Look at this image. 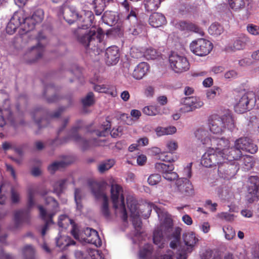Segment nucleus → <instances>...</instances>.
Segmentation results:
<instances>
[{"label":"nucleus","instance_id":"obj_19","mask_svg":"<svg viewBox=\"0 0 259 259\" xmlns=\"http://www.w3.org/2000/svg\"><path fill=\"white\" fill-rule=\"evenodd\" d=\"M248 192L247 197L250 203L259 200V178L257 176H250L249 178Z\"/></svg>","mask_w":259,"mask_h":259},{"label":"nucleus","instance_id":"obj_5","mask_svg":"<svg viewBox=\"0 0 259 259\" xmlns=\"http://www.w3.org/2000/svg\"><path fill=\"white\" fill-rule=\"evenodd\" d=\"M111 198L116 215L120 217L124 222H126L127 215L124 204L123 190L120 186L117 184L111 185Z\"/></svg>","mask_w":259,"mask_h":259},{"label":"nucleus","instance_id":"obj_40","mask_svg":"<svg viewBox=\"0 0 259 259\" xmlns=\"http://www.w3.org/2000/svg\"><path fill=\"white\" fill-rule=\"evenodd\" d=\"M155 167L158 171L162 173L163 175L166 172L172 171L174 169V166L173 164H166L161 162L156 163Z\"/></svg>","mask_w":259,"mask_h":259},{"label":"nucleus","instance_id":"obj_38","mask_svg":"<svg viewBox=\"0 0 259 259\" xmlns=\"http://www.w3.org/2000/svg\"><path fill=\"white\" fill-rule=\"evenodd\" d=\"M58 226L62 228H66L69 224L71 226L73 229V226H77L74 223L72 220L69 218L66 215H61L59 217L58 219Z\"/></svg>","mask_w":259,"mask_h":259},{"label":"nucleus","instance_id":"obj_30","mask_svg":"<svg viewBox=\"0 0 259 259\" xmlns=\"http://www.w3.org/2000/svg\"><path fill=\"white\" fill-rule=\"evenodd\" d=\"M102 19L105 24L112 26L117 23L118 20V17L114 12L106 11L104 13Z\"/></svg>","mask_w":259,"mask_h":259},{"label":"nucleus","instance_id":"obj_59","mask_svg":"<svg viewBox=\"0 0 259 259\" xmlns=\"http://www.w3.org/2000/svg\"><path fill=\"white\" fill-rule=\"evenodd\" d=\"M90 259H104V257L102 255L101 252L96 249H90Z\"/></svg>","mask_w":259,"mask_h":259},{"label":"nucleus","instance_id":"obj_9","mask_svg":"<svg viewBox=\"0 0 259 259\" xmlns=\"http://www.w3.org/2000/svg\"><path fill=\"white\" fill-rule=\"evenodd\" d=\"M255 93L252 91L245 93L239 99L235 106V110L238 113H243L251 109L256 102Z\"/></svg>","mask_w":259,"mask_h":259},{"label":"nucleus","instance_id":"obj_34","mask_svg":"<svg viewBox=\"0 0 259 259\" xmlns=\"http://www.w3.org/2000/svg\"><path fill=\"white\" fill-rule=\"evenodd\" d=\"M71 177L67 178L62 179L56 181L53 184V192L58 195L61 194L65 189V186L67 182L70 179Z\"/></svg>","mask_w":259,"mask_h":259},{"label":"nucleus","instance_id":"obj_53","mask_svg":"<svg viewBox=\"0 0 259 259\" xmlns=\"http://www.w3.org/2000/svg\"><path fill=\"white\" fill-rule=\"evenodd\" d=\"M95 102L93 93H89L87 95L82 99V103L84 106H89L94 104Z\"/></svg>","mask_w":259,"mask_h":259},{"label":"nucleus","instance_id":"obj_26","mask_svg":"<svg viewBox=\"0 0 259 259\" xmlns=\"http://www.w3.org/2000/svg\"><path fill=\"white\" fill-rule=\"evenodd\" d=\"M149 65L146 62H141L135 67L132 73L133 77L136 79H142L149 70Z\"/></svg>","mask_w":259,"mask_h":259},{"label":"nucleus","instance_id":"obj_18","mask_svg":"<svg viewBox=\"0 0 259 259\" xmlns=\"http://www.w3.org/2000/svg\"><path fill=\"white\" fill-rule=\"evenodd\" d=\"M44 17V12L42 9H38L35 10L33 15L30 17H25L24 16V23L23 26V29L26 33H28L34 28L35 25L42 21Z\"/></svg>","mask_w":259,"mask_h":259},{"label":"nucleus","instance_id":"obj_21","mask_svg":"<svg viewBox=\"0 0 259 259\" xmlns=\"http://www.w3.org/2000/svg\"><path fill=\"white\" fill-rule=\"evenodd\" d=\"M119 50L117 47L113 46L108 47L105 51V60L107 65L116 64L119 59Z\"/></svg>","mask_w":259,"mask_h":259},{"label":"nucleus","instance_id":"obj_44","mask_svg":"<svg viewBox=\"0 0 259 259\" xmlns=\"http://www.w3.org/2000/svg\"><path fill=\"white\" fill-rule=\"evenodd\" d=\"M159 157L160 160L169 162H175L178 159L177 155H172V153H169L168 151L161 153Z\"/></svg>","mask_w":259,"mask_h":259},{"label":"nucleus","instance_id":"obj_12","mask_svg":"<svg viewBox=\"0 0 259 259\" xmlns=\"http://www.w3.org/2000/svg\"><path fill=\"white\" fill-rule=\"evenodd\" d=\"M169 61L170 68L176 73H181L189 69V63L184 56L172 53L169 57Z\"/></svg>","mask_w":259,"mask_h":259},{"label":"nucleus","instance_id":"obj_3","mask_svg":"<svg viewBox=\"0 0 259 259\" xmlns=\"http://www.w3.org/2000/svg\"><path fill=\"white\" fill-rule=\"evenodd\" d=\"M88 25L78 27L74 31L78 41L83 46L93 50L95 54H99L102 50V40L104 38V31L100 28L92 27L87 30Z\"/></svg>","mask_w":259,"mask_h":259},{"label":"nucleus","instance_id":"obj_46","mask_svg":"<svg viewBox=\"0 0 259 259\" xmlns=\"http://www.w3.org/2000/svg\"><path fill=\"white\" fill-rule=\"evenodd\" d=\"M241 162H242L245 166V169H250L253 165V161L252 156L249 155H241L239 159Z\"/></svg>","mask_w":259,"mask_h":259},{"label":"nucleus","instance_id":"obj_27","mask_svg":"<svg viewBox=\"0 0 259 259\" xmlns=\"http://www.w3.org/2000/svg\"><path fill=\"white\" fill-rule=\"evenodd\" d=\"M149 24L153 27L157 28L166 23V19L164 15L159 13L152 14L149 19Z\"/></svg>","mask_w":259,"mask_h":259},{"label":"nucleus","instance_id":"obj_29","mask_svg":"<svg viewBox=\"0 0 259 259\" xmlns=\"http://www.w3.org/2000/svg\"><path fill=\"white\" fill-rule=\"evenodd\" d=\"M29 219V213L27 210H19L15 212L14 221L17 227H19L23 222Z\"/></svg>","mask_w":259,"mask_h":259},{"label":"nucleus","instance_id":"obj_22","mask_svg":"<svg viewBox=\"0 0 259 259\" xmlns=\"http://www.w3.org/2000/svg\"><path fill=\"white\" fill-rule=\"evenodd\" d=\"M237 160L238 159H228L225 163L223 164L225 168L224 175H221V174L218 172L219 176L224 179L227 180H229L234 177L239 169V168L236 165L233 163L232 161Z\"/></svg>","mask_w":259,"mask_h":259},{"label":"nucleus","instance_id":"obj_62","mask_svg":"<svg viewBox=\"0 0 259 259\" xmlns=\"http://www.w3.org/2000/svg\"><path fill=\"white\" fill-rule=\"evenodd\" d=\"M212 251L211 249H205L202 250L200 252V257L201 259H210L212 256Z\"/></svg>","mask_w":259,"mask_h":259},{"label":"nucleus","instance_id":"obj_36","mask_svg":"<svg viewBox=\"0 0 259 259\" xmlns=\"http://www.w3.org/2000/svg\"><path fill=\"white\" fill-rule=\"evenodd\" d=\"M249 41V39L247 36L241 34L234 41L233 48L237 50L243 49Z\"/></svg>","mask_w":259,"mask_h":259},{"label":"nucleus","instance_id":"obj_55","mask_svg":"<svg viewBox=\"0 0 259 259\" xmlns=\"http://www.w3.org/2000/svg\"><path fill=\"white\" fill-rule=\"evenodd\" d=\"M90 249H88L85 252L81 250H76L74 252V255L76 259H90Z\"/></svg>","mask_w":259,"mask_h":259},{"label":"nucleus","instance_id":"obj_11","mask_svg":"<svg viewBox=\"0 0 259 259\" xmlns=\"http://www.w3.org/2000/svg\"><path fill=\"white\" fill-rule=\"evenodd\" d=\"M212 44L204 38L194 40L190 44L191 51L199 56L207 55L212 50Z\"/></svg>","mask_w":259,"mask_h":259},{"label":"nucleus","instance_id":"obj_4","mask_svg":"<svg viewBox=\"0 0 259 259\" xmlns=\"http://www.w3.org/2000/svg\"><path fill=\"white\" fill-rule=\"evenodd\" d=\"M208 126L211 133L219 135L221 134L225 128L232 131L235 128V123L232 116L226 114L222 117L218 115H212L208 120Z\"/></svg>","mask_w":259,"mask_h":259},{"label":"nucleus","instance_id":"obj_15","mask_svg":"<svg viewBox=\"0 0 259 259\" xmlns=\"http://www.w3.org/2000/svg\"><path fill=\"white\" fill-rule=\"evenodd\" d=\"M24 21V15L23 12H15L7 24L6 28L7 33L9 34H12L19 27H21V29L24 31L25 35L28 36V33H26L25 31L22 28Z\"/></svg>","mask_w":259,"mask_h":259},{"label":"nucleus","instance_id":"obj_28","mask_svg":"<svg viewBox=\"0 0 259 259\" xmlns=\"http://www.w3.org/2000/svg\"><path fill=\"white\" fill-rule=\"evenodd\" d=\"M56 244L61 250H64L67 247L74 245L75 242L67 236H60L56 239Z\"/></svg>","mask_w":259,"mask_h":259},{"label":"nucleus","instance_id":"obj_39","mask_svg":"<svg viewBox=\"0 0 259 259\" xmlns=\"http://www.w3.org/2000/svg\"><path fill=\"white\" fill-rule=\"evenodd\" d=\"M160 3V0H144L145 8L149 12L157 10Z\"/></svg>","mask_w":259,"mask_h":259},{"label":"nucleus","instance_id":"obj_10","mask_svg":"<svg viewBox=\"0 0 259 259\" xmlns=\"http://www.w3.org/2000/svg\"><path fill=\"white\" fill-rule=\"evenodd\" d=\"M183 239L187 248L185 250H179L177 253V259H187V253H190L199 241L196 234L192 231H188L183 235Z\"/></svg>","mask_w":259,"mask_h":259},{"label":"nucleus","instance_id":"obj_42","mask_svg":"<svg viewBox=\"0 0 259 259\" xmlns=\"http://www.w3.org/2000/svg\"><path fill=\"white\" fill-rule=\"evenodd\" d=\"M22 253L24 259H35V250L30 245H25L22 249Z\"/></svg>","mask_w":259,"mask_h":259},{"label":"nucleus","instance_id":"obj_58","mask_svg":"<svg viewBox=\"0 0 259 259\" xmlns=\"http://www.w3.org/2000/svg\"><path fill=\"white\" fill-rule=\"evenodd\" d=\"M247 31L251 35H259V26L253 24H249L247 26Z\"/></svg>","mask_w":259,"mask_h":259},{"label":"nucleus","instance_id":"obj_8","mask_svg":"<svg viewBox=\"0 0 259 259\" xmlns=\"http://www.w3.org/2000/svg\"><path fill=\"white\" fill-rule=\"evenodd\" d=\"M46 203L48 204H50L53 208L50 210L49 208L45 209L40 205L38 207L39 210L40 217L45 222V224L39 230L42 236H44L46 235V232L49 229V226L54 223L52 221V218L55 215L58 210V203L53 197H49L46 198Z\"/></svg>","mask_w":259,"mask_h":259},{"label":"nucleus","instance_id":"obj_56","mask_svg":"<svg viewBox=\"0 0 259 259\" xmlns=\"http://www.w3.org/2000/svg\"><path fill=\"white\" fill-rule=\"evenodd\" d=\"M187 31H192L198 33L200 36H203L204 35V32L202 29L196 24L192 23L189 22Z\"/></svg>","mask_w":259,"mask_h":259},{"label":"nucleus","instance_id":"obj_49","mask_svg":"<svg viewBox=\"0 0 259 259\" xmlns=\"http://www.w3.org/2000/svg\"><path fill=\"white\" fill-rule=\"evenodd\" d=\"M81 190L80 189H75L74 191V199L76 203V209L81 211L82 205L81 204Z\"/></svg>","mask_w":259,"mask_h":259},{"label":"nucleus","instance_id":"obj_32","mask_svg":"<svg viewBox=\"0 0 259 259\" xmlns=\"http://www.w3.org/2000/svg\"><path fill=\"white\" fill-rule=\"evenodd\" d=\"M66 10L71 19L68 18L67 16H64V18L69 24L73 23L76 20H79L82 17L74 6H69Z\"/></svg>","mask_w":259,"mask_h":259},{"label":"nucleus","instance_id":"obj_54","mask_svg":"<svg viewBox=\"0 0 259 259\" xmlns=\"http://www.w3.org/2000/svg\"><path fill=\"white\" fill-rule=\"evenodd\" d=\"M11 200L13 203H18L20 200V193L14 188H11Z\"/></svg>","mask_w":259,"mask_h":259},{"label":"nucleus","instance_id":"obj_37","mask_svg":"<svg viewBox=\"0 0 259 259\" xmlns=\"http://www.w3.org/2000/svg\"><path fill=\"white\" fill-rule=\"evenodd\" d=\"M153 247L151 244H146L139 250V257L141 259H149L152 254Z\"/></svg>","mask_w":259,"mask_h":259},{"label":"nucleus","instance_id":"obj_47","mask_svg":"<svg viewBox=\"0 0 259 259\" xmlns=\"http://www.w3.org/2000/svg\"><path fill=\"white\" fill-rule=\"evenodd\" d=\"M114 164V161L112 159H109L101 162L98 166V169L100 172L103 173L106 170L109 169Z\"/></svg>","mask_w":259,"mask_h":259},{"label":"nucleus","instance_id":"obj_64","mask_svg":"<svg viewBox=\"0 0 259 259\" xmlns=\"http://www.w3.org/2000/svg\"><path fill=\"white\" fill-rule=\"evenodd\" d=\"M199 227L200 230L205 234L208 233L210 229V224L207 222H202L199 225Z\"/></svg>","mask_w":259,"mask_h":259},{"label":"nucleus","instance_id":"obj_2","mask_svg":"<svg viewBox=\"0 0 259 259\" xmlns=\"http://www.w3.org/2000/svg\"><path fill=\"white\" fill-rule=\"evenodd\" d=\"M208 149L203 155L201 163L206 167L218 166V171L221 175H224L225 168L223 164L231 156H228L230 142L229 140H221L220 142L213 141L212 145L207 146Z\"/></svg>","mask_w":259,"mask_h":259},{"label":"nucleus","instance_id":"obj_25","mask_svg":"<svg viewBox=\"0 0 259 259\" xmlns=\"http://www.w3.org/2000/svg\"><path fill=\"white\" fill-rule=\"evenodd\" d=\"M76 130H77L76 128H72L69 135L66 137V138H64L63 141L60 142V143L63 144L64 143L67 142L70 139L79 143L83 148H87L89 146L91 142L79 137V135L76 133Z\"/></svg>","mask_w":259,"mask_h":259},{"label":"nucleus","instance_id":"obj_52","mask_svg":"<svg viewBox=\"0 0 259 259\" xmlns=\"http://www.w3.org/2000/svg\"><path fill=\"white\" fill-rule=\"evenodd\" d=\"M165 147L168 152L174 153L178 149V144L176 141L170 140L166 142Z\"/></svg>","mask_w":259,"mask_h":259},{"label":"nucleus","instance_id":"obj_57","mask_svg":"<svg viewBox=\"0 0 259 259\" xmlns=\"http://www.w3.org/2000/svg\"><path fill=\"white\" fill-rule=\"evenodd\" d=\"M161 176L159 174L151 175L148 179V182L151 186L156 185L161 181Z\"/></svg>","mask_w":259,"mask_h":259},{"label":"nucleus","instance_id":"obj_63","mask_svg":"<svg viewBox=\"0 0 259 259\" xmlns=\"http://www.w3.org/2000/svg\"><path fill=\"white\" fill-rule=\"evenodd\" d=\"M205 207L212 212L215 211L218 204L217 203H212L210 200H207L204 204Z\"/></svg>","mask_w":259,"mask_h":259},{"label":"nucleus","instance_id":"obj_48","mask_svg":"<svg viewBox=\"0 0 259 259\" xmlns=\"http://www.w3.org/2000/svg\"><path fill=\"white\" fill-rule=\"evenodd\" d=\"M222 92V89L218 87H213L206 92V97L209 100L213 99L215 97L219 96Z\"/></svg>","mask_w":259,"mask_h":259},{"label":"nucleus","instance_id":"obj_50","mask_svg":"<svg viewBox=\"0 0 259 259\" xmlns=\"http://www.w3.org/2000/svg\"><path fill=\"white\" fill-rule=\"evenodd\" d=\"M223 230L226 239L231 240L235 236V232L231 226H225L223 227Z\"/></svg>","mask_w":259,"mask_h":259},{"label":"nucleus","instance_id":"obj_17","mask_svg":"<svg viewBox=\"0 0 259 259\" xmlns=\"http://www.w3.org/2000/svg\"><path fill=\"white\" fill-rule=\"evenodd\" d=\"M93 187L96 188H92V191L95 197L98 199H101L103 203L101 206V211L104 216L108 218L110 217V211L109 208L108 199L105 192L99 187L97 183H93Z\"/></svg>","mask_w":259,"mask_h":259},{"label":"nucleus","instance_id":"obj_41","mask_svg":"<svg viewBox=\"0 0 259 259\" xmlns=\"http://www.w3.org/2000/svg\"><path fill=\"white\" fill-rule=\"evenodd\" d=\"M224 31L223 26L218 23H212L208 28V32L211 35L218 36Z\"/></svg>","mask_w":259,"mask_h":259},{"label":"nucleus","instance_id":"obj_45","mask_svg":"<svg viewBox=\"0 0 259 259\" xmlns=\"http://www.w3.org/2000/svg\"><path fill=\"white\" fill-rule=\"evenodd\" d=\"M94 8L97 15H100L105 7V0H94Z\"/></svg>","mask_w":259,"mask_h":259},{"label":"nucleus","instance_id":"obj_6","mask_svg":"<svg viewBox=\"0 0 259 259\" xmlns=\"http://www.w3.org/2000/svg\"><path fill=\"white\" fill-rule=\"evenodd\" d=\"M241 150L254 154L257 152V147L250 139L240 138L235 141L234 148L229 147L228 156H231L232 158L231 159H238L242 155Z\"/></svg>","mask_w":259,"mask_h":259},{"label":"nucleus","instance_id":"obj_24","mask_svg":"<svg viewBox=\"0 0 259 259\" xmlns=\"http://www.w3.org/2000/svg\"><path fill=\"white\" fill-rule=\"evenodd\" d=\"M45 38L42 32L38 33L36 37L37 41L38 44L36 46L31 47L29 50V53L31 56H35V59L33 61L39 58L42 55L44 51V47L41 43V40Z\"/></svg>","mask_w":259,"mask_h":259},{"label":"nucleus","instance_id":"obj_20","mask_svg":"<svg viewBox=\"0 0 259 259\" xmlns=\"http://www.w3.org/2000/svg\"><path fill=\"white\" fill-rule=\"evenodd\" d=\"M176 185V191L182 196L191 195L193 193L192 183L187 179L182 178L178 180Z\"/></svg>","mask_w":259,"mask_h":259},{"label":"nucleus","instance_id":"obj_35","mask_svg":"<svg viewBox=\"0 0 259 259\" xmlns=\"http://www.w3.org/2000/svg\"><path fill=\"white\" fill-rule=\"evenodd\" d=\"M158 56V53L155 49L152 48H147L144 50L143 53H140L139 54L135 56L133 55V57L136 58H140L142 56H144L147 60H154L156 59Z\"/></svg>","mask_w":259,"mask_h":259},{"label":"nucleus","instance_id":"obj_60","mask_svg":"<svg viewBox=\"0 0 259 259\" xmlns=\"http://www.w3.org/2000/svg\"><path fill=\"white\" fill-rule=\"evenodd\" d=\"M163 177L165 179L169 181H172L176 180L178 178V175L176 172L172 171L166 172L163 175Z\"/></svg>","mask_w":259,"mask_h":259},{"label":"nucleus","instance_id":"obj_31","mask_svg":"<svg viewBox=\"0 0 259 259\" xmlns=\"http://www.w3.org/2000/svg\"><path fill=\"white\" fill-rule=\"evenodd\" d=\"M142 111L144 114L148 116H156L157 115H161L166 113L160 110V107L157 105H151L144 107Z\"/></svg>","mask_w":259,"mask_h":259},{"label":"nucleus","instance_id":"obj_23","mask_svg":"<svg viewBox=\"0 0 259 259\" xmlns=\"http://www.w3.org/2000/svg\"><path fill=\"white\" fill-rule=\"evenodd\" d=\"M10 101L8 99L5 100L3 107H6L4 109L0 108V126L3 127L6 124V120L13 122L12 112L9 107Z\"/></svg>","mask_w":259,"mask_h":259},{"label":"nucleus","instance_id":"obj_61","mask_svg":"<svg viewBox=\"0 0 259 259\" xmlns=\"http://www.w3.org/2000/svg\"><path fill=\"white\" fill-rule=\"evenodd\" d=\"M34 192L32 189H29L28 191V207L30 208L33 206L35 202L33 199Z\"/></svg>","mask_w":259,"mask_h":259},{"label":"nucleus","instance_id":"obj_43","mask_svg":"<svg viewBox=\"0 0 259 259\" xmlns=\"http://www.w3.org/2000/svg\"><path fill=\"white\" fill-rule=\"evenodd\" d=\"M110 123L109 121L106 120L105 124L102 125L100 130L96 131V135L98 137H106L110 133Z\"/></svg>","mask_w":259,"mask_h":259},{"label":"nucleus","instance_id":"obj_13","mask_svg":"<svg viewBox=\"0 0 259 259\" xmlns=\"http://www.w3.org/2000/svg\"><path fill=\"white\" fill-rule=\"evenodd\" d=\"M124 23L128 26L130 33L134 35H137L142 33L145 28V24L139 21L136 12L131 10L127 16Z\"/></svg>","mask_w":259,"mask_h":259},{"label":"nucleus","instance_id":"obj_1","mask_svg":"<svg viewBox=\"0 0 259 259\" xmlns=\"http://www.w3.org/2000/svg\"><path fill=\"white\" fill-rule=\"evenodd\" d=\"M127 205L131 212V218L133 223L134 231H132L130 236L134 243L140 242L143 239V234L141 231L142 222L140 217L144 219L148 218L153 209L157 214L158 219L161 224L160 228L155 229L153 232V240L154 243L159 248H163L166 239L171 240L170 247L175 248L180 242L181 229L177 228L171 235L168 234L172 231V222L170 215L164 210L158 207L152 203H147L138 207L136 200L133 196H129L126 198Z\"/></svg>","mask_w":259,"mask_h":259},{"label":"nucleus","instance_id":"obj_16","mask_svg":"<svg viewBox=\"0 0 259 259\" xmlns=\"http://www.w3.org/2000/svg\"><path fill=\"white\" fill-rule=\"evenodd\" d=\"M181 103L182 106L180 111L182 113L192 112L203 105L202 101L199 98L194 96L184 98L182 99Z\"/></svg>","mask_w":259,"mask_h":259},{"label":"nucleus","instance_id":"obj_7","mask_svg":"<svg viewBox=\"0 0 259 259\" xmlns=\"http://www.w3.org/2000/svg\"><path fill=\"white\" fill-rule=\"evenodd\" d=\"M71 233L75 239L82 243L92 244L96 247H100L102 245L98 233L94 229L87 227L80 232L78 227L74 225Z\"/></svg>","mask_w":259,"mask_h":259},{"label":"nucleus","instance_id":"obj_14","mask_svg":"<svg viewBox=\"0 0 259 259\" xmlns=\"http://www.w3.org/2000/svg\"><path fill=\"white\" fill-rule=\"evenodd\" d=\"M194 135L196 139L206 147L212 145L213 141L220 142L221 140H228L225 138H219L210 136L207 127L203 126L198 127L195 131Z\"/></svg>","mask_w":259,"mask_h":259},{"label":"nucleus","instance_id":"obj_51","mask_svg":"<svg viewBox=\"0 0 259 259\" xmlns=\"http://www.w3.org/2000/svg\"><path fill=\"white\" fill-rule=\"evenodd\" d=\"M65 165V163L62 161L54 162L48 166V170L50 173L53 174L57 170L63 167Z\"/></svg>","mask_w":259,"mask_h":259},{"label":"nucleus","instance_id":"obj_33","mask_svg":"<svg viewBox=\"0 0 259 259\" xmlns=\"http://www.w3.org/2000/svg\"><path fill=\"white\" fill-rule=\"evenodd\" d=\"M230 8L236 12L244 9L248 4L247 0H228Z\"/></svg>","mask_w":259,"mask_h":259}]
</instances>
